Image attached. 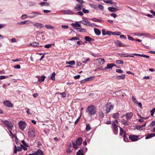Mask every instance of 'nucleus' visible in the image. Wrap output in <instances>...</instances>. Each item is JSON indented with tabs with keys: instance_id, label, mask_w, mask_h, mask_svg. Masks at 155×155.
Here are the masks:
<instances>
[{
	"instance_id": "1",
	"label": "nucleus",
	"mask_w": 155,
	"mask_h": 155,
	"mask_svg": "<svg viewBox=\"0 0 155 155\" xmlns=\"http://www.w3.org/2000/svg\"><path fill=\"white\" fill-rule=\"evenodd\" d=\"M86 111L89 115H93L96 114V108L93 105H90L87 107Z\"/></svg>"
},
{
	"instance_id": "2",
	"label": "nucleus",
	"mask_w": 155,
	"mask_h": 155,
	"mask_svg": "<svg viewBox=\"0 0 155 155\" xmlns=\"http://www.w3.org/2000/svg\"><path fill=\"white\" fill-rule=\"evenodd\" d=\"M113 108V107L110 103H107L105 107H104V112L105 113H108L110 111L111 109Z\"/></svg>"
},
{
	"instance_id": "3",
	"label": "nucleus",
	"mask_w": 155,
	"mask_h": 155,
	"mask_svg": "<svg viewBox=\"0 0 155 155\" xmlns=\"http://www.w3.org/2000/svg\"><path fill=\"white\" fill-rule=\"evenodd\" d=\"M112 127L114 134L116 135L118 132V125L115 123L114 121H113L112 123Z\"/></svg>"
},
{
	"instance_id": "4",
	"label": "nucleus",
	"mask_w": 155,
	"mask_h": 155,
	"mask_svg": "<svg viewBox=\"0 0 155 155\" xmlns=\"http://www.w3.org/2000/svg\"><path fill=\"white\" fill-rule=\"evenodd\" d=\"M114 43L116 45L119 47H127L129 45H126L124 44L121 41L118 40H116L114 41Z\"/></svg>"
},
{
	"instance_id": "5",
	"label": "nucleus",
	"mask_w": 155,
	"mask_h": 155,
	"mask_svg": "<svg viewBox=\"0 0 155 155\" xmlns=\"http://www.w3.org/2000/svg\"><path fill=\"white\" fill-rule=\"evenodd\" d=\"M18 125L19 128L23 130L25 128L26 124L25 121H21L19 122Z\"/></svg>"
},
{
	"instance_id": "6",
	"label": "nucleus",
	"mask_w": 155,
	"mask_h": 155,
	"mask_svg": "<svg viewBox=\"0 0 155 155\" xmlns=\"http://www.w3.org/2000/svg\"><path fill=\"white\" fill-rule=\"evenodd\" d=\"M84 20H83L81 21L82 24L84 25L87 26H91L92 25L90 23L88 19L86 18H83Z\"/></svg>"
},
{
	"instance_id": "7",
	"label": "nucleus",
	"mask_w": 155,
	"mask_h": 155,
	"mask_svg": "<svg viewBox=\"0 0 155 155\" xmlns=\"http://www.w3.org/2000/svg\"><path fill=\"white\" fill-rule=\"evenodd\" d=\"M129 138L132 141H134L137 140L138 137L134 135H130L129 136Z\"/></svg>"
},
{
	"instance_id": "8",
	"label": "nucleus",
	"mask_w": 155,
	"mask_h": 155,
	"mask_svg": "<svg viewBox=\"0 0 155 155\" xmlns=\"http://www.w3.org/2000/svg\"><path fill=\"white\" fill-rule=\"evenodd\" d=\"M28 135L31 137H34L35 135L34 130L32 129L29 130L28 132Z\"/></svg>"
},
{
	"instance_id": "9",
	"label": "nucleus",
	"mask_w": 155,
	"mask_h": 155,
	"mask_svg": "<svg viewBox=\"0 0 155 155\" xmlns=\"http://www.w3.org/2000/svg\"><path fill=\"white\" fill-rule=\"evenodd\" d=\"M30 15L29 16L30 18H32L38 15H41V14L38 12H34L30 13Z\"/></svg>"
},
{
	"instance_id": "10",
	"label": "nucleus",
	"mask_w": 155,
	"mask_h": 155,
	"mask_svg": "<svg viewBox=\"0 0 155 155\" xmlns=\"http://www.w3.org/2000/svg\"><path fill=\"white\" fill-rule=\"evenodd\" d=\"M22 150V147L21 146L20 147H18L17 148L16 145L15 146V148L14 149V153L15 154L17 153V151H21Z\"/></svg>"
},
{
	"instance_id": "11",
	"label": "nucleus",
	"mask_w": 155,
	"mask_h": 155,
	"mask_svg": "<svg viewBox=\"0 0 155 155\" xmlns=\"http://www.w3.org/2000/svg\"><path fill=\"white\" fill-rule=\"evenodd\" d=\"M116 65L114 64H107V67H105L104 69H111L114 66H116Z\"/></svg>"
},
{
	"instance_id": "12",
	"label": "nucleus",
	"mask_w": 155,
	"mask_h": 155,
	"mask_svg": "<svg viewBox=\"0 0 155 155\" xmlns=\"http://www.w3.org/2000/svg\"><path fill=\"white\" fill-rule=\"evenodd\" d=\"M55 96L60 97H65L66 94L65 92L62 93H57L55 94Z\"/></svg>"
},
{
	"instance_id": "13",
	"label": "nucleus",
	"mask_w": 155,
	"mask_h": 155,
	"mask_svg": "<svg viewBox=\"0 0 155 155\" xmlns=\"http://www.w3.org/2000/svg\"><path fill=\"white\" fill-rule=\"evenodd\" d=\"M125 78V75L124 74H122L121 75L115 77V79L116 80L124 79Z\"/></svg>"
},
{
	"instance_id": "14",
	"label": "nucleus",
	"mask_w": 155,
	"mask_h": 155,
	"mask_svg": "<svg viewBox=\"0 0 155 155\" xmlns=\"http://www.w3.org/2000/svg\"><path fill=\"white\" fill-rule=\"evenodd\" d=\"M133 55H135V56H139L140 57H144V58H147V59L149 58L150 57V56L148 55H144V54H136V53L133 54Z\"/></svg>"
},
{
	"instance_id": "15",
	"label": "nucleus",
	"mask_w": 155,
	"mask_h": 155,
	"mask_svg": "<svg viewBox=\"0 0 155 155\" xmlns=\"http://www.w3.org/2000/svg\"><path fill=\"white\" fill-rule=\"evenodd\" d=\"M30 45L33 47H40L41 46H39V44L38 43L36 42H33L32 43L30 44Z\"/></svg>"
},
{
	"instance_id": "16",
	"label": "nucleus",
	"mask_w": 155,
	"mask_h": 155,
	"mask_svg": "<svg viewBox=\"0 0 155 155\" xmlns=\"http://www.w3.org/2000/svg\"><path fill=\"white\" fill-rule=\"evenodd\" d=\"M4 105L9 107H12V104L9 101H6L4 102Z\"/></svg>"
},
{
	"instance_id": "17",
	"label": "nucleus",
	"mask_w": 155,
	"mask_h": 155,
	"mask_svg": "<svg viewBox=\"0 0 155 155\" xmlns=\"http://www.w3.org/2000/svg\"><path fill=\"white\" fill-rule=\"evenodd\" d=\"M97 60L99 62L100 65L104 64L105 62V60L104 58H98L97 59Z\"/></svg>"
},
{
	"instance_id": "18",
	"label": "nucleus",
	"mask_w": 155,
	"mask_h": 155,
	"mask_svg": "<svg viewBox=\"0 0 155 155\" xmlns=\"http://www.w3.org/2000/svg\"><path fill=\"white\" fill-rule=\"evenodd\" d=\"M132 100L136 104H137L139 107L141 108L142 107V104L140 102H138L135 97H132Z\"/></svg>"
},
{
	"instance_id": "19",
	"label": "nucleus",
	"mask_w": 155,
	"mask_h": 155,
	"mask_svg": "<svg viewBox=\"0 0 155 155\" xmlns=\"http://www.w3.org/2000/svg\"><path fill=\"white\" fill-rule=\"evenodd\" d=\"M82 138L81 137H79L76 140V143L78 145H80L82 142Z\"/></svg>"
},
{
	"instance_id": "20",
	"label": "nucleus",
	"mask_w": 155,
	"mask_h": 155,
	"mask_svg": "<svg viewBox=\"0 0 155 155\" xmlns=\"http://www.w3.org/2000/svg\"><path fill=\"white\" fill-rule=\"evenodd\" d=\"M34 26L38 28H41L44 26L42 24L38 23H36L34 25Z\"/></svg>"
},
{
	"instance_id": "21",
	"label": "nucleus",
	"mask_w": 155,
	"mask_h": 155,
	"mask_svg": "<svg viewBox=\"0 0 155 155\" xmlns=\"http://www.w3.org/2000/svg\"><path fill=\"white\" fill-rule=\"evenodd\" d=\"M71 25L74 28V27H81V25L78 23L77 22H76L75 23H72Z\"/></svg>"
},
{
	"instance_id": "22",
	"label": "nucleus",
	"mask_w": 155,
	"mask_h": 155,
	"mask_svg": "<svg viewBox=\"0 0 155 155\" xmlns=\"http://www.w3.org/2000/svg\"><path fill=\"white\" fill-rule=\"evenodd\" d=\"M133 115V113L132 112L126 114V116L127 119L130 120L131 118Z\"/></svg>"
},
{
	"instance_id": "23",
	"label": "nucleus",
	"mask_w": 155,
	"mask_h": 155,
	"mask_svg": "<svg viewBox=\"0 0 155 155\" xmlns=\"http://www.w3.org/2000/svg\"><path fill=\"white\" fill-rule=\"evenodd\" d=\"M75 29L78 31L80 32H86V31L85 29L82 28H75Z\"/></svg>"
},
{
	"instance_id": "24",
	"label": "nucleus",
	"mask_w": 155,
	"mask_h": 155,
	"mask_svg": "<svg viewBox=\"0 0 155 155\" xmlns=\"http://www.w3.org/2000/svg\"><path fill=\"white\" fill-rule=\"evenodd\" d=\"M94 32L96 35H99L101 34V31L99 29L97 28H94Z\"/></svg>"
},
{
	"instance_id": "25",
	"label": "nucleus",
	"mask_w": 155,
	"mask_h": 155,
	"mask_svg": "<svg viewBox=\"0 0 155 155\" xmlns=\"http://www.w3.org/2000/svg\"><path fill=\"white\" fill-rule=\"evenodd\" d=\"M82 62L84 63H86L88 62L90 60V59L88 58H83L82 59Z\"/></svg>"
},
{
	"instance_id": "26",
	"label": "nucleus",
	"mask_w": 155,
	"mask_h": 155,
	"mask_svg": "<svg viewBox=\"0 0 155 155\" xmlns=\"http://www.w3.org/2000/svg\"><path fill=\"white\" fill-rule=\"evenodd\" d=\"M36 155H44L43 152L40 150L38 149L37 151L35 152Z\"/></svg>"
},
{
	"instance_id": "27",
	"label": "nucleus",
	"mask_w": 155,
	"mask_h": 155,
	"mask_svg": "<svg viewBox=\"0 0 155 155\" xmlns=\"http://www.w3.org/2000/svg\"><path fill=\"white\" fill-rule=\"evenodd\" d=\"M74 9L75 11H79L81 10V8L80 6L79 5L77 4Z\"/></svg>"
},
{
	"instance_id": "28",
	"label": "nucleus",
	"mask_w": 155,
	"mask_h": 155,
	"mask_svg": "<svg viewBox=\"0 0 155 155\" xmlns=\"http://www.w3.org/2000/svg\"><path fill=\"white\" fill-rule=\"evenodd\" d=\"M126 134V133L125 131H124L123 129L120 127V135L121 136L123 135H123H125Z\"/></svg>"
},
{
	"instance_id": "29",
	"label": "nucleus",
	"mask_w": 155,
	"mask_h": 155,
	"mask_svg": "<svg viewBox=\"0 0 155 155\" xmlns=\"http://www.w3.org/2000/svg\"><path fill=\"white\" fill-rule=\"evenodd\" d=\"M108 10L112 12H115L117 10V9L114 7H109L108 8Z\"/></svg>"
},
{
	"instance_id": "30",
	"label": "nucleus",
	"mask_w": 155,
	"mask_h": 155,
	"mask_svg": "<svg viewBox=\"0 0 155 155\" xmlns=\"http://www.w3.org/2000/svg\"><path fill=\"white\" fill-rule=\"evenodd\" d=\"M90 6L92 8L96 10H98V6L96 5L93 4H90Z\"/></svg>"
},
{
	"instance_id": "31",
	"label": "nucleus",
	"mask_w": 155,
	"mask_h": 155,
	"mask_svg": "<svg viewBox=\"0 0 155 155\" xmlns=\"http://www.w3.org/2000/svg\"><path fill=\"white\" fill-rule=\"evenodd\" d=\"M84 39L86 41L90 42L92 40V39L89 36H85Z\"/></svg>"
},
{
	"instance_id": "32",
	"label": "nucleus",
	"mask_w": 155,
	"mask_h": 155,
	"mask_svg": "<svg viewBox=\"0 0 155 155\" xmlns=\"http://www.w3.org/2000/svg\"><path fill=\"white\" fill-rule=\"evenodd\" d=\"M40 5L41 6H43V5H45L46 6H48L49 5V3L45 2H42L40 3Z\"/></svg>"
},
{
	"instance_id": "33",
	"label": "nucleus",
	"mask_w": 155,
	"mask_h": 155,
	"mask_svg": "<svg viewBox=\"0 0 155 155\" xmlns=\"http://www.w3.org/2000/svg\"><path fill=\"white\" fill-rule=\"evenodd\" d=\"M66 63L70 65H74L75 64V62L74 61H66Z\"/></svg>"
},
{
	"instance_id": "34",
	"label": "nucleus",
	"mask_w": 155,
	"mask_h": 155,
	"mask_svg": "<svg viewBox=\"0 0 155 155\" xmlns=\"http://www.w3.org/2000/svg\"><path fill=\"white\" fill-rule=\"evenodd\" d=\"M55 73L54 72H53L51 75V76L50 77V79L53 81H54L55 80Z\"/></svg>"
},
{
	"instance_id": "35",
	"label": "nucleus",
	"mask_w": 155,
	"mask_h": 155,
	"mask_svg": "<svg viewBox=\"0 0 155 155\" xmlns=\"http://www.w3.org/2000/svg\"><path fill=\"white\" fill-rule=\"evenodd\" d=\"M65 12L66 14H71L72 15L74 14V13L73 12L71 11L70 10H65L64 11Z\"/></svg>"
},
{
	"instance_id": "36",
	"label": "nucleus",
	"mask_w": 155,
	"mask_h": 155,
	"mask_svg": "<svg viewBox=\"0 0 155 155\" xmlns=\"http://www.w3.org/2000/svg\"><path fill=\"white\" fill-rule=\"evenodd\" d=\"M153 137V134H149L145 137V139H149L152 137Z\"/></svg>"
},
{
	"instance_id": "37",
	"label": "nucleus",
	"mask_w": 155,
	"mask_h": 155,
	"mask_svg": "<svg viewBox=\"0 0 155 155\" xmlns=\"http://www.w3.org/2000/svg\"><path fill=\"white\" fill-rule=\"evenodd\" d=\"M83 151L82 150H80L77 152L76 155H83Z\"/></svg>"
},
{
	"instance_id": "38",
	"label": "nucleus",
	"mask_w": 155,
	"mask_h": 155,
	"mask_svg": "<svg viewBox=\"0 0 155 155\" xmlns=\"http://www.w3.org/2000/svg\"><path fill=\"white\" fill-rule=\"evenodd\" d=\"M11 130H12V129L14 127L13 125L12 124V123H10L7 126Z\"/></svg>"
},
{
	"instance_id": "39",
	"label": "nucleus",
	"mask_w": 155,
	"mask_h": 155,
	"mask_svg": "<svg viewBox=\"0 0 155 155\" xmlns=\"http://www.w3.org/2000/svg\"><path fill=\"white\" fill-rule=\"evenodd\" d=\"M2 122L3 123L5 124L7 126H8V125L10 123V122L8 121H7L6 120H2Z\"/></svg>"
},
{
	"instance_id": "40",
	"label": "nucleus",
	"mask_w": 155,
	"mask_h": 155,
	"mask_svg": "<svg viewBox=\"0 0 155 155\" xmlns=\"http://www.w3.org/2000/svg\"><path fill=\"white\" fill-rule=\"evenodd\" d=\"M121 122H122V124H123L124 125H128L127 122L126 121V120H123L121 121Z\"/></svg>"
},
{
	"instance_id": "41",
	"label": "nucleus",
	"mask_w": 155,
	"mask_h": 155,
	"mask_svg": "<svg viewBox=\"0 0 155 155\" xmlns=\"http://www.w3.org/2000/svg\"><path fill=\"white\" fill-rule=\"evenodd\" d=\"M118 55L119 56H120L122 58H124V57H127V55L125 54H118Z\"/></svg>"
},
{
	"instance_id": "42",
	"label": "nucleus",
	"mask_w": 155,
	"mask_h": 155,
	"mask_svg": "<svg viewBox=\"0 0 155 155\" xmlns=\"http://www.w3.org/2000/svg\"><path fill=\"white\" fill-rule=\"evenodd\" d=\"M98 8H99L101 10H103L104 9V6L101 5L99 4L98 6Z\"/></svg>"
},
{
	"instance_id": "43",
	"label": "nucleus",
	"mask_w": 155,
	"mask_h": 155,
	"mask_svg": "<svg viewBox=\"0 0 155 155\" xmlns=\"http://www.w3.org/2000/svg\"><path fill=\"white\" fill-rule=\"evenodd\" d=\"M45 76L42 75L41 76V78H40V82H43L44 81L45 79Z\"/></svg>"
},
{
	"instance_id": "44",
	"label": "nucleus",
	"mask_w": 155,
	"mask_h": 155,
	"mask_svg": "<svg viewBox=\"0 0 155 155\" xmlns=\"http://www.w3.org/2000/svg\"><path fill=\"white\" fill-rule=\"evenodd\" d=\"M118 114H119L118 113H114L112 117L114 118H116L118 117Z\"/></svg>"
},
{
	"instance_id": "45",
	"label": "nucleus",
	"mask_w": 155,
	"mask_h": 155,
	"mask_svg": "<svg viewBox=\"0 0 155 155\" xmlns=\"http://www.w3.org/2000/svg\"><path fill=\"white\" fill-rule=\"evenodd\" d=\"M45 27L46 28L48 29H51L53 28V27L52 26L49 25H45Z\"/></svg>"
},
{
	"instance_id": "46",
	"label": "nucleus",
	"mask_w": 155,
	"mask_h": 155,
	"mask_svg": "<svg viewBox=\"0 0 155 155\" xmlns=\"http://www.w3.org/2000/svg\"><path fill=\"white\" fill-rule=\"evenodd\" d=\"M116 63L118 64H124V61H123L118 60L117 61Z\"/></svg>"
},
{
	"instance_id": "47",
	"label": "nucleus",
	"mask_w": 155,
	"mask_h": 155,
	"mask_svg": "<svg viewBox=\"0 0 155 155\" xmlns=\"http://www.w3.org/2000/svg\"><path fill=\"white\" fill-rule=\"evenodd\" d=\"M79 38H78L77 37H73L71 39H70V40L71 41H73V40H79Z\"/></svg>"
},
{
	"instance_id": "48",
	"label": "nucleus",
	"mask_w": 155,
	"mask_h": 155,
	"mask_svg": "<svg viewBox=\"0 0 155 155\" xmlns=\"http://www.w3.org/2000/svg\"><path fill=\"white\" fill-rule=\"evenodd\" d=\"M124 140L125 142H127L128 140L127 137L126 136V134L125 135H124L123 136Z\"/></svg>"
},
{
	"instance_id": "49",
	"label": "nucleus",
	"mask_w": 155,
	"mask_h": 155,
	"mask_svg": "<svg viewBox=\"0 0 155 155\" xmlns=\"http://www.w3.org/2000/svg\"><path fill=\"white\" fill-rule=\"evenodd\" d=\"M104 2L106 3L112 4V0H104Z\"/></svg>"
},
{
	"instance_id": "50",
	"label": "nucleus",
	"mask_w": 155,
	"mask_h": 155,
	"mask_svg": "<svg viewBox=\"0 0 155 155\" xmlns=\"http://www.w3.org/2000/svg\"><path fill=\"white\" fill-rule=\"evenodd\" d=\"M94 78V77H90L88 78H86L87 81H90L92 80Z\"/></svg>"
},
{
	"instance_id": "51",
	"label": "nucleus",
	"mask_w": 155,
	"mask_h": 155,
	"mask_svg": "<svg viewBox=\"0 0 155 155\" xmlns=\"http://www.w3.org/2000/svg\"><path fill=\"white\" fill-rule=\"evenodd\" d=\"M82 11L84 13H87L89 12V11L88 10L85 9L84 8H83Z\"/></svg>"
},
{
	"instance_id": "52",
	"label": "nucleus",
	"mask_w": 155,
	"mask_h": 155,
	"mask_svg": "<svg viewBox=\"0 0 155 155\" xmlns=\"http://www.w3.org/2000/svg\"><path fill=\"white\" fill-rule=\"evenodd\" d=\"M139 36H143L145 35H149L146 33H141L138 34Z\"/></svg>"
},
{
	"instance_id": "53",
	"label": "nucleus",
	"mask_w": 155,
	"mask_h": 155,
	"mask_svg": "<svg viewBox=\"0 0 155 155\" xmlns=\"http://www.w3.org/2000/svg\"><path fill=\"white\" fill-rule=\"evenodd\" d=\"M13 67L16 69H20L21 68V66L20 65L17 64L14 66Z\"/></svg>"
},
{
	"instance_id": "54",
	"label": "nucleus",
	"mask_w": 155,
	"mask_h": 155,
	"mask_svg": "<svg viewBox=\"0 0 155 155\" xmlns=\"http://www.w3.org/2000/svg\"><path fill=\"white\" fill-rule=\"evenodd\" d=\"M28 21L26 20V21H22L21 22H20L19 23H18V24L19 25H24L25 24L26 22Z\"/></svg>"
},
{
	"instance_id": "55",
	"label": "nucleus",
	"mask_w": 155,
	"mask_h": 155,
	"mask_svg": "<svg viewBox=\"0 0 155 155\" xmlns=\"http://www.w3.org/2000/svg\"><path fill=\"white\" fill-rule=\"evenodd\" d=\"M27 17H28V16L24 14V15H22L21 16V18L22 19H24L25 18H27Z\"/></svg>"
},
{
	"instance_id": "56",
	"label": "nucleus",
	"mask_w": 155,
	"mask_h": 155,
	"mask_svg": "<svg viewBox=\"0 0 155 155\" xmlns=\"http://www.w3.org/2000/svg\"><path fill=\"white\" fill-rule=\"evenodd\" d=\"M91 129V127L89 124H87L86 125V130L87 131Z\"/></svg>"
},
{
	"instance_id": "57",
	"label": "nucleus",
	"mask_w": 155,
	"mask_h": 155,
	"mask_svg": "<svg viewBox=\"0 0 155 155\" xmlns=\"http://www.w3.org/2000/svg\"><path fill=\"white\" fill-rule=\"evenodd\" d=\"M116 71L117 72L119 73H123V71L120 69H117L116 70Z\"/></svg>"
},
{
	"instance_id": "58",
	"label": "nucleus",
	"mask_w": 155,
	"mask_h": 155,
	"mask_svg": "<svg viewBox=\"0 0 155 155\" xmlns=\"http://www.w3.org/2000/svg\"><path fill=\"white\" fill-rule=\"evenodd\" d=\"M21 142L24 146H25L26 147H28V144H27L24 141V140H22Z\"/></svg>"
},
{
	"instance_id": "59",
	"label": "nucleus",
	"mask_w": 155,
	"mask_h": 155,
	"mask_svg": "<svg viewBox=\"0 0 155 155\" xmlns=\"http://www.w3.org/2000/svg\"><path fill=\"white\" fill-rule=\"evenodd\" d=\"M8 77V76H0V80L5 79Z\"/></svg>"
},
{
	"instance_id": "60",
	"label": "nucleus",
	"mask_w": 155,
	"mask_h": 155,
	"mask_svg": "<svg viewBox=\"0 0 155 155\" xmlns=\"http://www.w3.org/2000/svg\"><path fill=\"white\" fill-rule=\"evenodd\" d=\"M51 45H52L51 44H47V45H46L45 46V47L46 48H49L50 47H51Z\"/></svg>"
},
{
	"instance_id": "61",
	"label": "nucleus",
	"mask_w": 155,
	"mask_h": 155,
	"mask_svg": "<svg viewBox=\"0 0 155 155\" xmlns=\"http://www.w3.org/2000/svg\"><path fill=\"white\" fill-rule=\"evenodd\" d=\"M76 14L79 15H80L82 16L83 15V13L81 11H79L78 12H77Z\"/></svg>"
},
{
	"instance_id": "62",
	"label": "nucleus",
	"mask_w": 155,
	"mask_h": 155,
	"mask_svg": "<svg viewBox=\"0 0 155 155\" xmlns=\"http://www.w3.org/2000/svg\"><path fill=\"white\" fill-rule=\"evenodd\" d=\"M110 16L114 18L117 16V15L115 13H112L110 14Z\"/></svg>"
},
{
	"instance_id": "63",
	"label": "nucleus",
	"mask_w": 155,
	"mask_h": 155,
	"mask_svg": "<svg viewBox=\"0 0 155 155\" xmlns=\"http://www.w3.org/2000/svg\"><path fill=\"white\" fill-rule=\"evenodd\" d=\"M61 27L63 29H67L68 28V26L67 25H62Z\"/></svg>"
},
{
	"instance_id": "64",
	"label": "nucleus",
	"mask_w": 155,
	"mask_h": 155,
	"mask_svg": "<svg viewBox=\"0 0 155 155\" xmlns=\"http://www.w3.org/2000/svg\"><path fill=\"white\" fill-rule=\"evenodd\" d=\"M102 34L103 35H105L106 34L105 33V29H103L102 30Z\"/></svg>"
}]
</instances>
